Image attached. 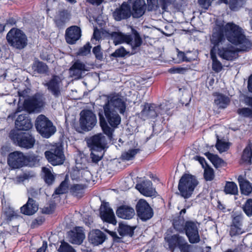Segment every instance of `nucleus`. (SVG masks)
<instances>
[{
  "label": "nucleus",
  "instance_id": "obj_1",
  "mask_svg": "<svg viewBox=\"0 0 252 252\" xmlns=\"http://www.w3.org/2000/svg\"><path fill=\"white\" fill-rule=\"evenodd\" d=\"M211 42L214 45L212 48H216L219 56L228 61L237 57V50L229 42L237 45L241 51H247L252 46L251 42L244 35L242 28L233 23H228L224 26L216 24Z\"/></svg>",
  "mask_w": 252,
  "mask_h": 252
},
{
  "label": "nucleus",
  "instance_id": "obj_2",
  "mask_svg": "<svg viewBox=\"0 0 252 252\" xmlns=\"http://www.w3.org/2000/svg\"><path fill=\"white\" fill-rule=\"evenodd\" d=\"M126 109V103L124 99L117 95L111 94L107 97V101L103 105L105 118L102 113L99 112L100 126L109 140H112L114 128H116L121 122L119 113L124 114Z\"/></svg>",
  "mask_w": 252,
  "mask_h": 252
},
{
  "label": "nucleus",
  "instance_id": "obj_3",
  "mask_svg": "<svg viewBox=\"0 0 252 252\" xmlns=\"http://www.w3.org/2000/svg\"><path fill=\"white\" fill-rule=\"evenodd\" d=\"M198 184V182L195 176L189 174H184L178 184L180 194L185 199L190 197Z\"/></svg>",
  "mask_w": 252,
  "mask_h": 252
},
{
  "label": "nucleus",
  "instance_id": "obj_4",
  "mask_svg": "<svg viewBox=\"0 0 252 252\" xmlns=\"http://www.w3.org/2000/svg\"><path fill=\"white\" fill-rule=\"evenodd\" d=\"M9 137L15 145L26 149L33 148L35 142L34 136L30 132H23L15 129L10 131Z\"/></svg>",
  "mask_w": 252,
  "mask_h": 252
},
{
  "label": "nucleus",
  "instance_id": "obj_5",
  "mask_svg": "<svg viewBox=\"0 0 252 252\" xmlns=\"http://www.w3.org/2000/svg\"><path fill=\"white\" fill-rule=\"evenodd\" d=\"M8 43L15 49L22 50L26 47L28 39L26 34L21 30L12 29L7 34Z\"/></svg>",
  "mask_w": 252,
  "mask_h": 252
},
{
  "label": "nucleus",
  "instance_id": "obj_6",
  "mask_svg": "<svg viewBox=\"0 0 252 252\" xmlns=\"http://www.w3.org/2000/svg\"><path fill=\"white\" fill-rule=\"evenodd\" d=\"M35 126L37 131L44 138H49L56 131L52 122L43 115L37 117Z\"/></svg>",
  "mask_w": 252,
  "mask_h": 252
},
{
  "label": "nucleus",
  "instance_id": "obj_7",
  "mask_svg": "<svg viewBox=\"0 0 252 252\" xmlns=\"http://www.w3.org/2000/svg\"><path fill=\"white\" fill-rule=\"evenodd\" d=\"M80 126L84 131H90L95 126L97 119L95 115L91 110H83L80 113Z\"/></svg>",
  "mask_w": 252,
  "mask_h": 252
},
{
  "label": "nucleus",
  "instance_id": "obj_8",
  "mask_svg": "<svg viewBox=\"0 0 252 252\" xmlns=\"http://www.w3.org/2000/svg\"><path fill=\"white\" fill-rule=\"evenodd\" d=\"M48 162L54 166L62 164L65 159L61 146H56L44 153Z\"/></svg>",
  "mask_w": 252,
  "mask_h": 252
},
{
  "label": "nucleus",
  "instance_id": "obj_9",
  "mask_svg": "<svg viewBox=\"0 0 252 252\" xmlns=\"http://www.w3.org/2000/svg\"><path fill=\"white\" fill-rule=\"evenodd\" d=\"M49 92L57 98L61 95L63 90V79L58 75H53L46 83L43 84Z\"/></svg>",
  "mask_w": 252,
  "mask_h": 252
},
{
  "label": "nucleus",
  "instance_id": "obj_10",
  "mask_svg": "<svg viewBox=\"0 0 252 252\" xmlns=\"http://www.w3.org/2000/svg\"><path fill=\"white\" fill-rule=\"evenodd\" d=\"M165 239L168 243L170 249H174L178 247L181 252H190L192 246L187 242L183 237L179 235H173L169 237H165Z\"/></svg>",
  "mask_w": 252,
  "mask_h": 252
},
{
  "label": "nucleus",
  "instance_id": "obj_11",
  "mask_svg": "<svg viewBox=\"0 0 252 252\" xmlns=\"http://www.w3.org/2000/svg\"><path fill=\"white\" fill-rule=\"evenodd\" d=\"M104 133H99L94 134L87 140V143L90 149L94 150H104L107 148V138L104 135Z\"/></svg>",
  "mask_w": 252,
  "mask_h": 252
},
{
  "label": "nucleus",
  "instance_id": "obj_12",
  "mask_svg": "<svg viewBox=\"0 0 252 252\" xmlns=\"http://www.w3.org/2000/svg\"><path fill=\"white\" fill-rule=\"evenodd\" d=\"M44 94L36 93L32 97L25 100L24 107L29 112H33L42 107L45 104Z\"/></svg>",
  "mask_w": 252,
  "mask_h": 252
},
{
  "label": "nucleus",
  "instance_id": "obj_13",
  "mask_svg": "<svg viewBox=\"0 0 252 252\" xmlns=\"http://www.w3.org/2000/svg\"><path fill=\"white\" fill-rule=\"evenodd\" d=\"M136 209L138 216L144 221L149 220L153 215L152 209L148 203L143 199L139 200Z\"/></svg>",
  "mask_w": 252,
  "mask_h": 252
},
{
  "label": "nucleus",
  "instance_id": "obj_14",
  "mask_svg": "<svg viewBox=\"0 0 252 252\" xmlns=\"http://www.w3.org/2000/svg\"><path fill=\"white\" fill-rule=\"evenodd\" d=\"M184 230H185L186 235L190 243L195 244L200 242V238L196 223L191 221H187L185 223Z\"/></svg>",
  "mask_w": 252,
  "mask_h": 252
},
{
  "label": "nucleus",
  "instance_id": "obj_15",
  "mask_svg": "<svg viewBox=\"0 0 252 252\" xmlns=\"http://www.w3.org/2000/svg\"><path fill=\"white\" fill-rule=\"evenodd\" d=\"M161 105L157 106L154 104L146 103L141 112V118L144 120L155 118L158 114H162Z\"/></svg>",
  "mask_w": 252,
  "mask_h": 252
},
{
  "label": "nucleus",
  "instance_id": "obj_16",
  "mask_svg": "<svg viewBox=\"0 0 252 252\" xmlns=\"http://www.w3.org/2000/svg\"><path fill=\"white\" fill-rule=\"evenodd\" d=\"M25 159L23 153L15 151L9 154L7 163L13 169L19 168L25 165Z\"/></svg>",
  "mask_w": 252,
  "mask_h": 252
},
{
  "label": "nucleus",
  "instance_id": "obj_17",
  "mask_svg": "<svg viewBox=\"0 0 252 252\" xmlns=\"http://www.w3.org/2000/svg\"><path fill=\"white\" fill-rule=\"evenodd\" d=\"M242 215H237L233 218L229 230V235L231 237L238 236L245 233V230L242 227Z\"/></svg>",
  "mask_w": 252,
  "mask_h": 252
},
{
  "label": "nucleus",
  "instance_id": "obj_18",
  "mask_svg": "<svg viewBox=\"0 0 252 252\" xmlns=\"http://www.w3.org/2000/svg\"><path fill=\"white\" fill-rule=\"evenodd\" d=\"M131 15L130 6L126 2H124L122 5L117 8L113 12V16L114 19L117 21L126 19Z\"/></svg>",
  "mask_w": 252,
  "mask_h": 252
},
{
  "label": "nucleus",
  "instance_id": "obj_19",
  "mask_svg": "<svg viewBox=\"0 0 252 252\" xmlns=\"http://www.w3.org/2000/svg\"><path fill=\"white\" fill-rule=\"evenodd\" d=\"M88 68L83 62L76 60L69 69L70 75L75 79H80L83 76V73L88 70Z\"/></svg>",
  "mask_w": 252,
  "mask_h": 252
},
{
  "label": "nucleus",
  "instance_id": "obj_20",
  "mask_svg": "<svg viewBox=\"0 0 252 252\" xmlns=\"http://www.w3.org/2000/svg\"><path fill=\"white\" fill-rule=\"evenodd\" d=\"M146 4L145 0H132L131 15L134 18H139L145 13Z\"/></svg>",
  "mask_w": 252,
  "mask_h": 252
},
{
  "label": "nucleus",
  "instance_id": "obj_21",
  "mask_svg": "<svg viewBox=\"0 0 252 252\" xmlns=\"http://www.w3.org/2000/svg\"><path fill=\"white\" fill-rule=\"evenodd\" d=\"M100 217L105 221L116 224L115 215L112 209L110 207L108 203L101 204L100 209Z\"/></svg>",
  "mask_w": 252,
  "mask_h": 252
},
{
  "label": "nucleus",
  "instance_id": "obj_22",
  "mask_svg": "<svg viewBox=\"0 0 252 252\" xmlns=\"http://www.w3.org/2000/svg\"><path fill=\"white\" fill-rule=\"evenodd\" d=\"M68 241L74 244L80 245L83 241L85 236L82 227H76L68 232Z\"/></svg>",
  "mask_w": 252,
  "mask_h": 252
},
{
  "label": "nucleus",
  "instance_id": "obj_23",
  "mask_svg": "<svg viewBox=\"0 0 252 252\" xmlns=\"http://www.w3.org/2000/svg\"><path fill=\"white\" fill-rule=\"evenodd\" d=\"M81 32L80 28L76 26L67 28L65 32V39L69 44H74L81 37Z\"/></svg>",
  "mask_w": 252,
  "mask_h": 252
},
{
  "label": "nucleus",
  "instance_id": "obj_24",
  "mask_svg": "<svg viewBox=\"0 0 252 252\" xmlns=\"http://www.w3.org/2000/svg\"><path fill=\"white\" fill-rule=\"evenodd\" d=\"M106 238V235L98 229L92 230L88 235L89 242L94 246H98L102 244Z\"/></svg>",
  "mask_w": 252,
  "mask_h": 252
},
{
  "label": "nucleus",
  "instance_id": "obj_25",
  "mask_svg": "<svg viewBox=\"0 0 252 252\" xmlns=\"http://www.w3.org/2000/svg\"><path fill=\"white\" fill-rule=\"evenodd\" d=\"M136 188L144 195L153 196L156 195V190L153 188L151 181H144L142 183L136 185Z\"/></svg>",
  "mask_w": 252,
  "mask_h": 252
},
{
  "label": "nucleus",
  "instance_id": "obj_26",
  "mask_svg": "<svg viewBox=\"0 0 252 252\" xmlns=\"http://www.w3.org/2000/svg\"><path fill=\"white\" fill-rule=\"evenodd\" d=\"M132 34H128V39L126 43L129 45L133 51H136L140 47L142 43V39L139 33L135 30L132 29Z\"/></svg>",
  "mask_w": 252,
  "mask_h": 252
},
{
  "label": "nucleus",
  "instance_id": "obj_27",
  "mask_svg": "<svg viewBox=\"0 0 252 252\" xmlns=\"http://www.w3.org/2000/svg\"><path fill=\"white\" fill-rule=\"evenodd\" d=\"M116 214L120 218L130 220L135 216V214L133 208L127 205H122L117 209Z\"/></svg>",
  "mask_w": 252,
  "mask_h": 252
},
{
  "label": "nucleus",
  "instance_id": "obj_28",
  "mask_svg": "<svg viewBox=\"0 0 252 252\" xmlns=\"http://www.w3.org/2000/svg\"><path fill=\"white\" fill-rule=\"evenodd\" d=\"M15 126L18 131L28 130L32 127V124L26 115H20L15 121Z\"/></svg>",
  "mask_w": 252,
  "mask_h": 252
},
{
  "label": "nucleus",
  "instance_id": "obj_29",
  "mask_svg": "<svg viewBox=\"0 0 252 252\" xmlns=\"http://www.w3.org/2000/svg\"><path fill=\"white\" fill-rule=\"evenodd\" d=\"M118 231L120 235L122 236L121 237L118 236L117 234L115 232H113L112 234L114 241L116 242H121L122 237L126 235H130V236H132L133 234V230L131 227L123 223L119 224Z\"/></svg>",
  "mask_w": 252,
  "mask_h": 252
},
{
  "label": "nucleus",
  "instance_id": "obj_30",
  "mask_svg": "<svg viewBox=\"0 0 252 252\" xmlns=\"http://www.w3.org/2000/svg\"><path fill=\"white\" fill-rule=\"evenodd\" d=\"M38 206L36 202L29 197L27 203L21 208V211L25 215H32L38 210Z\"/></svg>",
  "mask_w": 252,
  "mask_h": 252
},
{
  "label": "nucleus",
  "instance_id": "obj_31",
  "mask_svg": "<svg viewBox=\"0 0 252 252\" xmlns=\"http://www.w3.org/2000/svg\"><path fill=\"white\" fill-rule=\"evenodd\" d=\"M238 180L242 193L248 195L251 193L252 187L249 181L245 179L242 176H239Z\"/></svg>",
  "mask_w": 252,
  "mask_h": 252
},
{
  "label": "nucleus",
  "instance_id": "obj_32",
  "mask_svg": "<svg viewBox=\"0 0 252 252\" xmlns=\"http://www.w3.org/2000/svg\"><path fill=\"white\" fill-rule=\"evenodd\" d=\"M230 102L228 97L220 94H217L215 95L214 99L215 104L219 108H226Z\"/></svg>",
  "mask_w": 252,
  "mask_h": 252
},
{
  "label": "nucleus",
  "instance_id": "obj_33",
  "mask_svg": "<svg viewBox=\"0 0 252 252\" xmlns=\"http://www.w3.org/2000/svg\"><path fill=\"white\" fill-rule=\"evenodd\" d=\"M111 35L115 45L126 43V40L129 39L127 37L128 34H124L121 32H113Z\"/></svg>",
  "mask_w": 252,
  "mask_h": 252
},
{
  "label": "nucleus",
  "instance_id": "obj_34",
  "mask_svg": "<svg viewBox=\"0 0 252 252\" xmlns=\"http://www.w3.org/2000/svg\"><path fill=\"white\" fill-rule=\"evenodd\" d=\"M210 55L213 62V69L217 72H220L222 69V66L220 62L219 61L217 58L216 55V48H212L211 49Z\"/></svg>",
  "mask_w": 252,
  "mask_h": 252
},
{
  "label": "nucleus",
  "instance_id": "obj_35",
  "mask_svg": "<svg viewBox=\"0 0 252 252\" xmlns=\"http://www.w3.org/2000/svg\"><path fill=\"white\" fill-rule=\"evenodd\" d=\"M205 155L216 168L220 167L224 164V161L218 156L209 152L206 153Z\"/></svg>",
  "mask_w": 252,
  "mask_h": 252
},
{
  "label": "nucleus",
  "instance_id": "obj_36",
  "mask_svg": "<svg viewBox=\"0 0 252 252\" xmlns=\"http://www.w3.org/2000/svg\"><path fill=\"white\" fill-rule=\"evenodd\" d=\"M226 194L236 195L238 192L237 185L233 182H226L224 189Z\"/></svg>",
  "mask_w": 252,
  "mask_h": 252
},
{
  "label": "nucleus",
  "instance_id": "obj_37",
  "mask_svg": "<svg viewBox=\"0 0 252 252\" xmlns=\"http://www.w3.org/2000/svg\"><path fill=\"white\" fill-rule=\"evenodd\" d=\"M43 172L44 181L48 185H51L55 180V176L52 173L51 169L44 167L42 169Z\"/></svg>",
  "mask_w": 252,
  "mask_h": 252
},
{
  "label": "nucleus",
  "instance_id": "obj_38",
  "mask_svg": "<svg viewBox=\"0 0 252 252\" xmlns=\"http://www.w3.org/2000/svg\"><path fill=\"white\" fill-rule=\"evenodd\" d=\"M68 19L67 12L62 11L60 12L59 15L55 20L56 25L59 27H62L66 22Z\"/></svg>",
  "mask_w": 252,
  "mask_h": 252
},
{
  "label": "nucleus",
  "instance_id": "obj_39",
  "mask_svg": "<svg viewBox=\"0 0 252 252\" xmlns=\"http://www.w3.org/2000/svg\"><path fill=\"white\" fill-rule=\"evenodd\" d=\"M185 223L183 218L178 217L173 220V225L177 231L183 232L185 229Z\"/></svg>",
  "mask_w": 252,
  "mask_h": 252
},
{
  "label": "nucleus",
  "instance_id": "obj_40",
  "mask_svg": "<svg viewBox=\"0 0 252 252\" xmlns=\"http://www.w3.org/2000/svg\"><path fill=\"white\" fill-rule=\"evenodd\" d=\"M32 68L39 73H44L48 71V67L46 64L39 61L34 62Z\"/></svg>",
  "mask_w": 252,
  "mask_h": 252
},
{
  "label": "nucleus",
  "instance_id": "obj_41",
  "mask_svg": "<svg viewBox=\"0 0 252 252\" xmlns=\"http://www.w3.org/2000/svg\"><path fill=\"white\" fill-rule=\"evenodd\" d=\"M139 149H132L124 152L122 155V158L123 160H130L134 158L135 156L139 152Z\"/></svg>",
  "mask_w": 252,
  "mask_h": 252
},
{
  "label": "nucleus",
  "instance_id": "obj_42",
  "mask_svg": "<svg viewBox=\"0 0 252 252\" xmlns=\"http://www.w3.org/2000/svg\"><path fill=\"white\" fill-rule=\"evenodd\" d=\"M252 146L249 145L246 147L243 151L242 159L250 163H252Z\"/></svg>",
  "mask_w": 252,
  "mask_h": 252
},
{
  "label": "nucleus",
  "instance_id": "obj_43",
  "mask_svg": "<svg viewBox=\"0 0 252 252\" xmlns=\"http://www.w3.org/2000/svg\"><path fill=\"white\" fill-rule=\"evenodd\" d=\"M84 187L82 185H73L70 188V192L77 197H81L84 192Z\"/></svg>",
  "mask_w": 252,
  "mask_h": 252
},
{
  "label": "nucleus",
  "instance_id": "obj_44",
  "mask_svg": "<svg viewBox=\"0 0 252 252\" xmlns=\"http://www.w3.org/2000/svg\"><path fill=\"white\" fill-rule=\"evenodd\" d=\"M91 150L90 156L92 161L95 163L97 162L101 159L103 156V150H94L93 149H91Z\"/></svg>",
  "mask_w": 252,
  "mask_h": 252
},
{
  "label": "nucleus",
  "instance_id": "obj_45",
  "mask_svg": "<svg viewBox=\"0 0 252 252\" xmlns=\"http://www.w3.org/2000/svg\"><path fill=\"white\" fill-rule=\"evenodd\" d=\"M25 165H29L30 166L35 165L39 161V157L34 154H31L25 156Z\"/></svg>",
  "mask_w": 252,
  "mask_h": 252
},
{
  "label": "nucleus",
  "instance_id": "obj_46",
  "mask_svg": "<svg viewBox=\"0 0 252 252\" xmlns=\"http://www.w3.org/2000/svg\"><path fill=\"white\" fill-rule=\"evenodd\" d=\"M230 143L218 139L216 145V148L220 153L226 151L229 148Z\"/></svg>",
  "mask_w": 252,
  "mask_h": 252
},
{
  "label": "nucleus",
  "instance_id": "obj_47",
  "mask_svg": "<svg viewBox=\"0 0 252 252\" xmlns=\"http://www.w3.org/2000/svg\"><path fill=\"white\" fill-rule=\"evenodd\" d=\"M237 112L242 117L252 118V108L249 107L239 108L237 110Z\"/></svg>",
  "mask_w": 252,
  "mask_h": 252
},
{
  "label": "nucleus",
  "instance_id": "obj_48",
  "mask_svg": "<svg viewBox=\"0 0 252 252\" xmlns=\"http://www.w3.org/2000/svg\"><path fill=\"white\" fill-rule=\"evenodd\" d=\"M147 9L149 11H156L160 7L158 0H147Z\"/></svg>",
  "mask_w": 252,
  "mask_h": 252
},
{
  "label": "nucleus",
  "instance_id": "obj_49",
  "mask_svg": "<svg viewBox=\"0 0 252 252\" xmlns=\"http://www.w3.org/2000/svg\"><path fill=\"white\" fill-rule=\"evenodd\" d=\"M243 209L246 214L249 216H252V199H249L247 200L244 206Z\"/></svg>",
  "mask_w": 252,
  "mask_h": 252
},
{
  "label": "nucleus",
  "instance_id": "obj_50",
  "mask_svg": "<svg viewBox=\"0 0 252 252\" xmlns=\"http://www.w3.org/2000/svg\"><path fill=\"white\" fill-rule=\"evenodd\" d=\"M129 54V52L127 51L124 47L117 49L111 54V56L115 58H123Z\"/></svg>",
  "mask_w": 252,
  "mask_h": 252
},
{
  "label": "nucleus",
  "instance_id": "obj_51",
  "mask_svg": "<svg viewBox=\"0 0 252 252\" xmlns=\"http://www.w3.org/2000/svg\"><path fill=\"white\" fill-rule=\"evenodd\" d=\"M59 252H75L73 248L67 243L65 242H61L60 248L58 249Z\"/></svg>",
  "mask_w": 252,
  "mask_h": 252
},
{
  "label": "nucleus",
  "instance_id": "obj_52",
  "mask_svg": "<svg viewBox=\"0 0 252 252\" xmlns=\"http://www.w3.org/2000/svg\"><path fill=\"white\" fill-rule=\"evenodd\" d=\"M204 177L206 181H211L215 177L214 170L212 168L208 167L204 170Z\"/></svg>",
  "mask_w": 252,
  "mask_h": 252
},
{
  "label": "nucleus",
  "instance_id": "obj_53",
  "mask_svg": "<svg viewBox=\"0 0 252 252\" xmlns=\"http://www.w3.org/2000/svg\"><path fill=\"white\" fill-rule=\"evenodd\" d=\"M67 183L63 181L61 183L60 186L56 189L55 193L58 195L65 193L67 191Z\"/></svg>",
  "mask_w": 252,
  "mask_h": 252
},
{
  "label": "nucleus",
  "instance_id": "obj_54",
  "mask_svg": "<svg viewBox=\"0 0 252 252\" xmlns=\"http://www.w3.org/2000/svg\"><path fill=\"white\" fill-rule=\"evenodd\" d=\"M92 46L88 42L83 47L81 48L78 52V55L81 56H86L91 52Z\"/></svg>",
  "mask_w": 252,
  "mask_h": 252
},
{
  "label": "nucleus",
  "instance_id": "obj_55",
  "mask_svg": "<svg viewBox=\"0 0 252 252\" xmlns=\"http://www.w3.org/2000/svg\"><path fill=\"white\" fill-rule=\"evenodd\" d=\"M93 52L97 60L99 61L102 60L103 56L100 45L94 47L93 49Z\"/></svg>",
  "mask_w": 252,
  "mask_h": 252
},
{
  "label": "nucleus",
  "instance_id": "obj_56",
  "mask_svg": "<svg viewBox=\"0 0 252 252\" xmlns=\"http://www.w3.org/2000/svg\"><path fill=\"white\" fill-rule=\"evenodd\" d=\"M214 0H198V2L201 7L207 9L211 5Z\"/></svg>",
  "mask_w": 252,
  "mask_h": 252
},
{
  "label": "nucleus",
  "instance_id": "obj_57",
  "mask_svg": "<svg viewBox=\"0 0 252 252\" xmlns=\"http://www.w3.org/2000/svg\"><path fill=\"white\" fill-rule=\"evenodd\" d=\"M187 69L181 67H174L169 69V72L171 73H181L184 74L186 71Z\"/></svg>",
  "mask_w": 252,
  "mask_h": 252
},
{
  "label": "nucleus",
  "instance_id": "obj_58",
  "mask_svg": "<svg viewBox=\"0 0 252 252\" xmlns=\"http://www.w3.org/2000/svg\"><path fill=\"white\" fill-rule=\"evenodd\" d=\"M82 178L85 181L88 182L91 179V174L90 171L88 170H83L81 171Z\"/></svg>",
  "mask_w": 252,
  "mask_h": 252
},
{
  "label": "nucleus",
  "instance_id": "obj_59",
  "mask_svg": "<svg viewBox=\"0 0 252 252\" xmlns=\"http://www.w3.org/2000/svg\"><path fill=\"white\" fill-rule=\"evenodd\" d=\"M243 243L247 247H251L252 249V236H247L243 239Z\"/></svg>",
  "mask_w": 252,
  "mask_h": 252
},
{
  "label": "nucleus",
  "instance_id": "obj_60",
  "mask_svg": "<svg viewBox=\"0 0 252 252\" xmlns=\"http://www.w3.org/2000/svg\"><path fill=\"white\" fill-rule=\"evenodd\" d=\"M160 4V7L161 8L164 10H166V9L167 8V5L168 4L171 3L172 2L174 1V0H158Z\"/></svg>",
  "mask_w": 252,
  "mask_h": 252
},
{
  "label": "nucleus",
  "instance_id": "obj_61",
  "mask_svg": "<svg viewBox=\"0 0 252 252\" xmlns=\"http://www.w3.org/2000/svg\"><path fill=\"white\" fill-rule=\"evenodd\" d=\"M242 0H230V8L232 10H235V7L239 4L240 1Z\"/></svg>",
  "mask_w": 252,
  "mask_h": 252
},
{
  "label": "nucleus",
  "instance_id": "obj_62",
  "mask_svg": "<svg viewBox=\"0 0 252 252\" xmlns=\"http://www.w3.org/2000/svg\"><path fill=\"white\" fill-rule=\"evenodd\" d=\"M4 213L8 219L11 220V218L14 216V212L10 208L8 211H5Z\"/></svg>",
  "mask_w": 252,
  "mask_h": 252
},
{
  "label": "nucleus",
  "instance_id": "obj_63",
  "mask_svg": "<svg viewBox=\"0 0 252 252\" xmlns=\"http://www.w3.org/2000/svg\"><path fill=\"white\" fill-rule=\"evenodd\" d=\"M93 37L96 40H98L100 38V33L99 31L97 29H94L93 34Z\"/></svg>",
  "mask_w": 252,
  "mask_h": 252
},
{
  "label": "nucleus",
  "instance_id": "obj_64",
  "mask_svg": "<svg viewBox=\"0 0 252 252\" xmlns=\"http://www.w3.org/2000/svg\"><path fill=\"white\" fill-rule=\"evenodd\" d=\"M243 247V246L241 245L240 246L236 247L234 250L228 249L224 252H242V251L241 249V247Z\"/></svg>",
  "mask_w": 252,
  "mask_h": 252
}]
</instances>
